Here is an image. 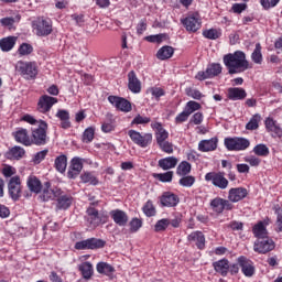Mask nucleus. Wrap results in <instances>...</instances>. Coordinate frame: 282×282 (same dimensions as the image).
I'll return each mask as SVG.
<instances>
[{"label":"nucleus","mask_w":282,"mask_h":282,"mask_svg":"<svg viewBox=\"0 0 282 282\" xmlns=\"http://www.w3.org/2000/svg\"><path fill=\"white\" fill-rule=\"evenodd\" d=\"M223 63L228 69V74H243L247 69H250V63L246 58V53L236 51L224 55Z\"/></svg>","instance_id":"f257e3e1"},{"label":"nucleus","mask_w":282,"mask_h":282,"mask_svg":"<svg viewBox=\"0 0 282 282\" xmlns=\"http://www.w3.org/2000/svg\"><path fill=\"white\" fill-rule=\"evenodd\" d=\"M15 69L21 74V76L26 78V80L36 78V75L39 74V68L34 62L19 61L15 65Z\"/></svg>","instance_id":"f03ea898"},{"label":"nucleus","mask_w":282,"mask_h":282,"mask_svg":"<svg viewBox=\"0 0 282 282\" xmlns=\"http://www.w3.org/2000/svg\"><path fill=\"white\" fill-rule=\"evenodd\" d=\"M47 142V123L45 121H40L37 128L33 129L31 137V144H36L42 147Z\"/></svg>","instance_id":"7ed1b4c3"},{"label":"nucleus","mask_w":282,"mask_h":282,"mask_svg":"<svg viewBox=\"0 0 282 282\" xmlns=\"http://www.w3.org/2000/svg\"><path fill=\"white\" fill-rule=\"evenodd\" d=\"M33 30L37 36H50L52 34V22L45 18H37L33 21Z\"/></svg>","instance_id":"20e7f679"},{"label":"nucleus","mask_w":282,"mask_h":282,"mask_svg":"<svg viewBox=\"0 0 282 282\" xmlns=\"http://www.w3.org/2000/svg\"><path fill=\"white\" fill-rule=\"evenodd\" d=\"M225 147L228 151H246L250 147V140L246 138H226Z\"/></svg>","instance_id":"39448f33"},{"label":"nucleus","mask_w":282,"mask_h":282,"mask_svg":"<svg viewBox=\"0 0 282 282\" xmlns=\"http://www.w3.org/2000/svg\"><path fill=\"white\" fill-rule=\"evenodd\" d=\"M205 180L206 182H212L214 186L221 191H226V188H228V178L224 177L223 172H209L205 175Z\"/></svg>","instance_id":"423d86ee"},{"label":"nucleus","mask_w":282,"mask_h":282,"mask_svg":"<svg viewBox=\"0 0 282 282\" xmlns=\"http://www.w3.org/2000/svg\"><path fill=\"white\" fill-rule=\"evenodd\" d=\"M275 247L276 245L274 243V240L267 236L265 238L258 239L254 242L253 250L254 252H259V254H267V252H272Z\"/></svg>","instance_id":"0eeeda50"},{"label":"nucleus","mask_w":282,"mask_h":282,"mask_svg":"<svg viewBox=\"0 0 282 282\" xmlns=\"http://www.w3.org/2000/svg\"><path fill=\"white\" fill-rule=\"evenodd\" d=\"M128 134L132 142H134V144H138L139 147H142V149H145V147L153 142V134L151 133H145L144 135H141L140 132L135 130H130Z\"/></svg>","instance_id":"6e6552de"},{"label":"nucleus","mask_w":282,"mask_h":282,"mask_svg":"<svg viewBox=\"0 0 282 282\" xmlns=\"http://www.w3.org/2000/svg\"><path fill=\"white\" fill-rule=\"evenodd\" d=\"M21 177L13 176L8 182V193L13 202L19 200L21 197Z\"/></svg>","instance_id":"1a4fd4ad"},{"label":"nucleus","mask_w":282,"mask_h":282,"mask_svg":"<svg viewBox=\"0 0 282 282\" xmlns=\"http://www.w3.org/2000/svg\"><path fill=\"white\" fill-rule=\"evenodd\" d=\"M98 203H93L87 209V221L90 226V228H98L100 224H102V218L100 217V214L98 213V209L94 208Z\"/></svg>","instance_id":"9d476101"},{"label":"nucleus","mask_w":282,"mask_h":282,"mask_svg":"<svg viewBox=\"0 0 282 282\" xmlns=\"http://www.w3.org/2000/svg\"><path fill=\"white\" fill-rule=\"evenodd\" d=\"M221 64H212L206 68V72H198L196 75L197 80H206V78H215L221 73Z\"/></svg>","instance_id":"9b49d317"},{"label":"nucleus","mask_w":282,"mask_h":282,"mask_svg":"<svg viewBox=\"0 0 282 282\" xmlns=\"http://www.w3.org/2000/svg\"><path fill=\"white\" fill-rule=\"evenodd\" d=\"M182 23L187 32H197L202 28V20L198 14H192L182 20Z\"/></svg>","instance_id":"f8f14e48"},{"label":"nucleus","mask_w":282,"mask_h":282,"mask_svg":"<svg viewBox=\"0 0 282 282\" xmlns=\"http://www.w3.org/2000/svg\"><path fill=\"white\" fill-rule=\"evenodd\" d=\"M108 100L109 104L113 105V107H116V109H119V111H124L126 113H129V111H131V102L122 97L109 96Z\"/></svg>","instance_id":"ddd939ff"},{"label":"nucleus","mask_w":282,"mask_h":282,"mask_svg":"<svg viewBox=\"0 0 282 282\" xmlns=\"http://www.w3.org/2000/svg\"><path fill=\"white\" fill-rule=\"evenodd\" d=\"M50 186V182H46L42 194L39 196L40 202H50V199H56L57 197H61L62 191L58 188L52 189Z\"/></svg>","instance_id":"4468645a"},{"label":"nucleus","mask_w":282,"mask_h":282,"mask_svg":"<svg viewBox=\"0 0 282 282\" xmlns=\"http://www.w3.org/2000/svg\"><path fill=\"white\" fill-rule=\"evenodd\" d=\"M56 102H58V99L44 95L39 100V111H41V113H46V111H50V109H52Z\"/></svg>","instance_id":"2eb2a0df"},{"label":"nucleus","mask_w":282,"mask_h":282,"mask_svg":"<svg viewBox=\"0 0 282 282\" xmlns=\"http://www.w3.org/2000/svg\"><path fill=\"white\" fill-rule=\"evenodd\" d=\"M248 197V189L243 187H236L229 189L228 200L237 204V202H241V199H246Z\"/></svg>","instance_id":"dca6fc26"},{"label":"nucleus","mask_w":282,"mask_h":282,"mask_svg":"<svg viewBox=\"0 0 282 282\" xmlns=\"http://www.w3.org/2000/svg\"><path fill=\"white\" fill-rule=\"evenodd\" d=\"M161 206H165L167 208H173L180 204V197L177 195L171 193V192H165L161 196Z\"/></svg>","instance_id":"f3484780"},{"label":"nucleus","mask_w":282,"mask_h":282,"mask_svg":"<svg viewBox=\"0 0 282 282\" xmlns=\"http://www.w3.org/2000/svg\"><path fill=\"white\" fill-rule=\"evenodd\" d=\"M265 129L270 132L273 133L274 138H281L282 135V129L281 124L273 118H267L264 121Z\"/></svg>","instance_id":"a211bd4d"},{"label":"nucleus","mask_w":282,"mask_h":282,"mask_svg":"<svg viewBox=\"0 0 282 282\" xmlns=\"http://www.w3.org/2000/svg\"><path fill=\"white\" fill-rule=\"evenodd\" d=\"M128 87L132 94H140L142 90V84L133 70L128 74Z\"/></svg>","instance_id":"6ab92c4d"},{"label":"nucleus","mask_w":282,"mask_h":282,"mask_svg":"<svg viewBox=\"0 0 282 282\" xmlns=\"http://www.w3.org/2000/svg\"><path fill=\"white\" fill-rule=\"evenodd\" d=\"M80 171H83V160L80 158H74L68 171V177L70 180L78 177V175H80Z\"/></svg>","instance_id":"aec40b11"},{"label":"nucleus","mask_w":282,"mask_h":282,"mask_svg":"<svg viewBox=\"0 0 282 282\" xmlns=\"http://www.w3.org/2000/svg\"><path fill=\"white\" fill-rule=\"evenodd\" d=\"M238 263L245 276H252L254 274V265H252V261L248 260V258L243 256L238 258Z\"/></svg>","instance_id":"412c9836"},{"label":"nucleus","mask_w":282,"mask_h":282,"mask_svg":"<svg viewBox=\"0 0 282 282\" xmlns=\"http://www.w3.org/2000/svg\"><path fill=\"white\" fill-rule=\"evenodd\" d=\"M26 186L31 193H35V195H39L43 191V183H41V180L36 176H29L26 181Z\"/></svg>","instance_id":"4be33fe9"},{"label":"nucleus","mask_w":282,"mask_h":282,"mask_svg":"<svg viewBox=\"0 0 282 282\" xmlns=\"http://www.w3.org/2000/svg\"><path fill=\"white\" fill-rule=\"evenodd\" d=\"M152 129H156L155 138H156V144H162L163 142H166L169 140V132L162 128V123L155 122L152 124Z\"/></svg>","instance_id":"5701e85b"},{"label":"nucleus","mask_w":282,"mask_h":282,"mask_svg":"<svg viewBox=\"0 0 282 282\" xmlns=\"http://www.w3.org/2000/svg\"><path fill=\"white\" fill-rule=\"evenodd\" d=\"M110 215H111L115 224H117V226H124L126 224L129 223V216L127 215V213H124L120 209H115V210L110 212Z\"/></svg>","instance_id":"b1692460"},{"label":"nucleus","mask_w":282,"mask_h":282,"mask_svg":"<svg viewBox=\"0 0 282 282\" xmlns=\"http://www.w3.org/2000/svg\"><path fill=\"white\" fill-rule=\"evenodd\" d=\"M23 155H25V149L15 145L6 152L4 158H7V160H21Z\"/></svg>","instance_id":"393cba45"},{"label":"nucleus","mask_w":282,"mask_h":282,"mask_svg":"<svg viewBox=\"0 0 282 282\" xmlns=\"http://www.w3.org/2000/svg\"><path fill=\"white\" fill-rule=\"evenodd\" d=\"M177 162H180V160H177V158L167 156V158L161 159L159 161V166L163 171H169L171 169H175V166H177Z\"/></svg>","instance_id":"a878e982"},{"label":"nucleus","mask_w":282,"mask_h":282,"mask_svg":"<svg viewBox=\"0 0 282 282\" xmlns=\"http://www.w3.org/2000/svg\"><path fill=\"white\" fill-rule=\"evenodd\" d=\"M14 138L20 144H24V147H31L32 141L30 140V135H28V130L21 128L17 132H14Z\"/></svg>","instance_id":"bb28decb"},{"label":"nucleus","mask_w":282,"mask_h":282,"mask_svg":"<svg viewBox=\"0 0 282 282\" xmlns=\"http://www.w3.org/2000/svg\"><path fill=\"white\" fill-rule=\"evenodd\" d=\"M217 138L203 140L198 143V149L203 152L215 151V149H217Z\"/></svg>","instance_id":"cd10ccee"},{"label":"nucleus","mask_w":282,"mask_h":282,"mask_svg":"<svg viewBox=\"0 0 282 282\" xmlns=\"http://www.w3.org/2000/svg\"><path fill=\"white\" fill-rule=\"evenodd\" d=\"M173 54H175V50L172 46L165 45L158 51L156 58L159 61H169Z\"/></svg>","instance_id":"c85d7f7f"},{"label":"nucleus","mask_w":282,"mask_h":282,"mask_svg":"<svg viewBox=\"0 0 282 282\" xmlns=\"http://www.w3.org/2000/svg\"><path fill=\"white\" fill-rule=\"evenodd\" d=\"M188 241H195L199 250H203V248L206 246V238L204 237V234L202 231L192 232L188 236Z\"/></svg>","instance_id":"c756f323"},{"label":"nucleus","mask_w":282,"mask_h":282,"mask_svg":"<svg viewBox=\"0 0 282 282\" xmlns=\"http://www.w3.org/2000/svg\"><path fill=\"white\" fill-rule=\"evenodd\" d=\"M248 94L243 88H229L228 89V98L229 100H243Z\"/></svg>","instance_id":"7c9ffc66"},{"label":"nucleus","mask_w":282,"mask_h":282,"mask_svg":"<svg viewBox=\"0 0 282 282\" xmlns=\"http://www.w3.org/2000/svg\"><path fill=\"white\" fill-rule=\"evenodd\" d=\"M72 206V196L63 195V192L59 196H57V210H67Z\"/></svg>","instance_id":"2f4dec72"},{"label":"nucleus","mask_w":282,"mask_h":282,"mask_svg":"<svg viewBox=\"0 0 282 282\" xmlns=\"http://www.w3.org/2000/svg\"><path fill=\"white\" fill-rule=\"evenodd\" d=\"M214 269L221 274V276H226L228 274V270H230V264L227 259H223L214 262Z\"/></svg>","instance_id":"473e14b6"},{"label":"nucleus","mask_w":282,"mask_h":282,"mask_svg":"<svg viewBox=\"0 0 282 282\" xmlns=\"http://www.w3.org/2000/svg\"><path fill=\"white\" fill-rule=\"evenodd\" d=\"M17 45V36H8L0 40V48L2 52H10Z\"/></svg>","instance_id":"72a5a7b5"},{"label":"nucleus","mask_w":282,"mask_h":282,"mask_svg":"<svg viewBox=\"0 0 282 282\" xmlns=\"http://www.w3.org/2000/svg\"><path fill=\"white\" fill-rule=\"evenodd\" d=\"M56 118H59L62 129H69L72 122H69V112L67 110H58Z\"/></svg>","instance_id":"f704fd0d"},{"label":"nucleus","mask_w":282,"mask_h":282,"mask_svg":"<svg viewBox=\"0 0 282 282\" xmlns=\"http://www.w3.org/2000/svg\"><path fill=\"white\" fill-rule=\"evenodd\" d=\"M252 231L257 239H265V237H268V229H265V225H263L262 221L253 226Z\"/></svg>","instance_id":"c9c22d12"},{"label":"nucleus","mask_w":282,"mask_h":282,"mask_svg":"<svg viewBox=\"0 0 282 282\" xmlns=\"http://www.w3.org/2000/svg\"><path fill=\"white\" fill-rule=\"evenodd\" d=\"M78 270L85 279H91L94 275V265H91L90 262L79 264Z\"/></svg>","instance_id":"e433bc0d"},{"label":"nucleus","mask_w":282,"mask_h":282,"mask_svg":"<svg viewBox=\"0 0 282 282\" xmlns=\"http://www.w3.org/2000/svg\"><path fill=\"white\" fill-rule=\"evenodd\" d=\"M97 272H99V274H106V276H110V274L116 272V269H113V267L107 262H99L97 264Z\"/></svg>","instance_id":"4c0bfd02"},{"label":"nucleus","mask_w":282,"mask_h":282,"mask_svg":"<svg viewBox=\"0 0 282 282\" xmlns=\"http://www.w3.org/2000/svg\"><path fill=\"white\" fill-rule=\"evenodd\" d=\"M261 122V115L256 113L253 115L249 122L246 124L247 131H257L259 129V123Z\"/></svg>","instance_id":"58836bf2"},{"label":"nucleus","mask_w":282,"mask_h":282,"mask_svg":"<svg viewBox=\"0 0 282 282\" xmlns=\"http://www.w3.org/2000/svg\"><path fill=\"white\" fill-rule=\"evenodd\" d=\"M55 169L58 171V173H65L67 169V156L66 155H59L55 159Z\"/></svg>","instance_id":"ea45409f"},{"label":"nucleus","mask_w":282,"mask_h":282,"mask_svg":"<svg viewBox=\"0 0 282 282\" xmlns=\"http://www.w3.org/2000/svg\"><path fill=\"white\" fill-rule=\"evenodd\" d=\"M188 173H191V163L186 161L181 162L176 169V175L186 176Z\"/></svg>","instance_id":"a19ab883"},{"label":"nucleus","mask_w":282,"mask_h":282,"mask_svg":"<svg viewBox=\"0 0 282 282\" xmlns=\"http://www.w3.org/2000/svg\"><path fill=\"white\" fill-rule=\"evenodd\" d=\"M106 243L107 242L102 239H98V238H89L88 239L89 250H98L100 248H105Z\"/></svg>","instance_id":"79ce46f5"},{"label":"nucleus","mask_w":282,"mask_h":282,"mask_svg":"<svg viewBox=\"0 0 282 282\" xmlns=\"http://www.w3.org/2000/svg\"><path fill=\"white\" fill-rule=\"evenodd\" d=\"M210 206L215 213H224V198L216 197L210 202Z\"/></svg>","instance_id":"37998d69"},{"label":"nucleus","mask_w":282,"mask_h":282,"mask_svg":"<svg viewBox=\"0 0 282 282\" xmlns=\"http://www.w3.org/2000/svg\"><path fill=\"white\" fill-rule=\"evenodd\" d=\"M253 153L260 158H265L270 155V149L265 144H258L253 148Z\"/></svg>","instance_id":"c03bdc74"},{"label":"nucleus","mask_w":282,"mask_h":282,"mask_svg":"<svg viewBox=\"0 0 282 282\" xmlns=\"http://www.w3.org/2000/svg\"><path fill=\"white\" fill-rule=\"evenodd\" d=\"M32 52H34V47L29 43H22L18 50L20 56H30Z\"/></svg>","instance_id":"a18cd8bd"},{"label":"nucleus","mask_w":282,"mask_h":282,"mask_svg":"<svg viewBox=\"0 0 282 282\" xmlns=\"http://www.w3.org/2000/svg\"><path fill=\"white\" fill-rule=\"evenodd\" d=\"M178 184L181 186H184L185 188H191L193 184H195V176L185 175L182 178H180Z\"/></svg>","instance_id":"49530a36"},{"label":"nucleus","mask_w":282,"mask_h":282,"mask_svg":"<svg viewBox=\"0 0 282 282\" xmlns=\"http://www.w3.org/2000/svg\"><path fill=\"white\" fill-rule=\"evenodd\" d=\"M251 58L253 63L261 65V62L263 61V55H261V44L256 45V50L253 51Z\"/></svg>","instance_id":"de8ad7c7"},{"label":"nucleus","mask_w":282,"mask_h":282,"mask_svg":"<svg viewBox=\"0 0 282 282\" xmlns=\"http://www.w3.org/2000/svg\"><path fill=\"white\" fill-rule=\"evenodd\" d=\"M185 94L189 98H194V100H202V98H204V95H202V91L191 87L185 89Z\"/></svg>","instance_id":"09e8293b"},{"label":"nucleus","mask_w":282,"mask_h":282,"mask_svg":"<svg viewBox=\"0 0 282 282\" xmlns=\"http://www.w3.org/2000/svg\"><path fill=\"white\" fill-rule=\"evenodd\" d=\"M96 133V130L91 127L87 128L83 133V142H86V144H89L94 140V135Z\"/></svg>","instance_id":"8fccbe9b"},{"label":"nucleus","mask_w":282,"mask_h":282,"mask_svg":"<svg viewBox=\"0 0 282 282\" xmlns=\"http://www.w3.org/2000/svg\"><path fill=\"white\" fill-rule=\"evenodd\" d=\"M143 213L147 217H155V206H153V202L148 200L143 206Z\"/></svg>","instance_id":"3c124183"},{"label":"nucleus","mask_w":282,"mask_h":282,"mask_svg":"<svg viewBox=\"0 0 282 282\" xmlns=\"http://www.w3.org/2000/svg\"><path fill=\"white\" fill-rule=\"evenodd\" d=\"M185 109H186L187 113H189V116H191L192 113H194V111H199V109H202V105H199V102H197V101L191 100L186 104Z\"/></svg>","instance_id":"603ef678"},{"label":"nucleus","mask_w":282,"mask_h":282,"mask_svg":"<svg viewBox=\"0 0 282 282\" xmlns=\"http://www.w3.org/2000/svg\"><path fill=\"white\" fill-rule=\"evenodd\" d=\"M203 36H205V39H209L210 41H216V39H219L220 33L217 32L216 29H209L203 32Z\"/></svg>","instance_id":"864d4df0"},{"label":"nucleus","mask_w":282,"mask_h":282,"mask_svg":"<svg viewBox=\"0 0 282 282\" xmlns=\"http://www.w3.org/2000/svg\"><path fill=\"white\" fill-rule=\"evenodd\" d=\"M154 177L160 182H173V171L155 174Z\"/></svg>","instance_id":"5fc2aeb1"},{"label":"nucleus","mask_w":282,"mask_h":282,"mask_svg":"<svg viewBox=\"0 0 282 282\" xmlns=\"http://www.w3.org/2000/svg\"><path fill=\"white\" fill-rule=\"evenodd\" d=\"M171 224V220L166 219V218H163L161 220H159L156 224H155V227H154V230L156 232H162V230H164L165 228H169V225Z\"/></svg>","instance_id":"6e6d98bb"},{"label":"nucleus","mask_w":282,"mask_h":282,"mask_svg":"<svg viewBox=\"0 0 282 282\" xmlns=\"http://www.w3.org/2000/svg\"><path fill=\"white\" fill-rule=\"evenodd\" d=\"M82 181L84 184H91L93 186H96L98 184V180L91 175V173H85L82 175Z\"/></svg>","instance_id":"4d7b16f0"},{"label":"nucleus","mask_w":282,"mask_h":282,"mask_svg":"<svg viewBox=\"0 0 282 282\" xmlns=\"http://www.w3.org/2000/svg\"><path fill=\"white\" fill-rule=\"evenodd\" d=\"M130 232H138L142 228V220L133 218L130 224Z\"/></svg>","instance_id":"13d9d810"},{"label":"nucleus","mask_w":282,"mask_h":282,"mask_svg":"<svg viewBox=\"0 0 282 282\" xmlns=\"http://www.w3.org/2000/svg\"><path fill=\"white\" fill-rule=\"evenodd\" d=\"M164 40H166V34L149 35L145 37V41H149V43H162Z\"/></svg>","instance_id":"bf43d9fd"},{"label":"nucleus","mask_w":282,"mask_h":282,"mask_svg":"<svg viewBox=\"0 0 282 282\" xmlns=\"http://www.w3.org/2000/svg\"><path fill=\"white\" fill-rule=\"evenodd\" d=\"M47 153H48L47 150H42L37 152L33 158L34 164H41L45 160Z\"/></svg>","instance_id":"052dcab7"},{"label":"nucleus","mask_w":282,"mask_h":282,"mask_svg":"<svg viewBox=\"0 0 282 282\" xmlns=\"http://www.w3.org/2000/svg\"><path fill=\"white\" fill-rule=\"evenodd\" d=\"M159 147L164 153H173V143L169 141H163V143H159Z\"/></svg>","instance_id":"680f3d73"},{"label":"nucleus","mask_w":282,"mask_h":282,"mask_svg":"<svg viewBox=\"0 0 282 282\" xmlns=\"http://www.w3.org/2000/svg\"><path fill=\"white\" fill-rule=\"evenodd\" d=\"M17 173V169H14L13 166L11 165H6L3 169H2V175L4 177H11L12 178V175H15Z\"/></svg>","instance_id":"e2e57ef3"},{"label":"nucleus","mask_w":282,"mask_h":282,"mask_svg":"<svg viewBox=\"0 0 282 282\" xmlns=\"http://www.w3.org/2000/svg\"><path fill=\"white\" fill-rule=\"evenodd\" d=\"M22 120L29 124H35V127H39L40 122H44L43 120H36L32 115H24Z\"/></svg>","instance_id":"0e129e2a"},{"label":"nucleus","mask_w":282,"mask_h":282,"mask_svg":"<svg viewBox=\"0 0 282 282\" xmlns=\"http://www.w3.org/2000/svg\"><path fill=\"white\" fill-rule=\"evenodd\" d=\"M191 122H193V124H202V122H204V115L202 112L194 113L189 120V123Z\"/></svg>","instance_id":"69168bd1"},{"label":"nucleus","mask_w":282,"mask_h":282,"mask_svg":"<svg viewBox=\"0 0 282 282\" xmlns=\"http://www.w3.org/2000/svg\"><path fill=\"white\" fill-rule=\"evenodd\" d=\"M191 116V112H188L186 109L181 112L176 118H175V122L177 123H182V122H186V120H188V117Z\"/></svg>","instance_id":"338daca9"},{"label":"nucleus","mask_w":282,"mask_h":282,"mask_svg":"<svg viewBox=\"0 0 282 282\" xmlns=\"http://www.w3.org/2000/svg\"><path fill=\"white\" fill-rule=\"evenodd\" d=\"M75 249L76 250H89V239L76 242Z\"/></svg>","instance_id":"774afa93"}]
</instances>
